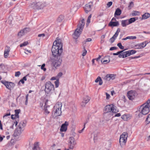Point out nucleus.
<instances>
[{
    "label": "nucleus",
    "mask_w": 150,
    "mask_h": 150,
    "mask_svg": "<svg viewBox=\"0 0 150 150\" xmlns=\"http://www.w3.org/2000/svg\"><path fill=\"white\" fill-rule=\"evenodd\" d=\"M92 6V3H90L85 5L84 8L85 11L86 13H88V12L91 10Z\"/></svg>",
    "instance_id": "2eb2a0df"
},
{
    "label": "nucleus",
    "mask_w": 150,
    "mask_h": 150,
    "mask_svg": "<svg viewBox=\"0 0 150 150\" xmlns=\"http://www.w3.org/2000/svg\"><path fill=\"white\" fill-rule=\"evenodd\" d=\"M117 47H111L110 48V51L113 50H116V49H117Z\"/></svg>",
    "instance_id": "4d7b16f0"
},
{
    "label": "nucleus",
    "mask_w": 150,
    "mask_h": 150,
    "mask_svg": "<svg viewBox=\"0 0 150 150\" xmlns=\"http://www.w3.org/2000/svg\"><path fill=\"white\" fill-rule=\"evenodd\" d=\"M45 64H43L41 66V69L43 70L44 71H45L46 70V69L45 67Z\"/></svg>",
    "instance_id": "49530a36"
},
{
    "label": "nucleus",
    "mask_w": 150,
    "mask_h": 150,
    "mask_svg": "<svg viewBox=\"0 0 150 150\" xmlns=\"http://www.w3.org/2000/svg\"><path fill=\"white\" fill-rule=\"evenodd\" d=\"M129 25L127 19L122 20L121 21V25L123 27H126Z\"/></svg>",
    "instance_id": "aec40b11"
},
{
    "label": "nucleus",
    "mask_w": 150,
    "mask_h": 150,
    "mask_svg": "<svg viewBox=\"0 0 150 150\" xmlns=\"http://www.w3.org/2000/svg\"><path fill=\"white\" fill-rule=\"evenodd\" d=\"M128 134L126 132H123L122 134L120 135V142L125 143L127 142Z\"/></svg>",
    "instance_id": "1a4fd4ad"
},
{
    "label": "nucleus",
    "mask_w": 150,
    "mask_h": 150,
    "mask_svg": "<svg viewBox=\"0 0 150 150\" xmlns=\"http://www.w3.org/2000/svg\"><path fill=\"white\" fill-rule=\"evenodd\" d=\"M21 74V72L19 71H18L15 72V76L16 77H18Z\"/></svg>",
    "instance_id": "8fccbe9b"
},
{
    "label": "nucleus",
    "mask_w": 150,
    "mask_h": 150,
    "mask_svg": "<svg viewBox=\"0 0 150 150\" xmlns=\"http://www.w3.org/2000/svg\"><path fill=\"white\" fill-rule=\"evenodd\" d=\"M25 34L24 31L23 30H21L18 33V36L21 37Z\"/></svg>",
    "instance_id": "f704fd0d"
},
{
    "label": "nucleus",
    "mask_w": 150,
    "mask_h": 150,
    "mask_svg": "<svg viewBox=\"0 0 150 150\" xmlns=\"http://www.w3.org/2000/svg\"><path fill=\"white\" fill-rule=\"evenodd\" d=\"M150 103V99H149L146 102L144 103L143 104H145V105H146L147 107H148L149 108L150 107V104L149 105V103Z\"/></svg>",
    "instance_id": "c9c22d12"
},
{
    "label": "nucleus",
    "mask_w": 150,
    "mask_h": 150,
    "mask_svg": "<svg viewBox=\"0 0 150 150\" xmlns=\"http://www.w3.org/2000/svg\"><path fill=\"white\" fill-rule=\"evenodd\" d=\"M54 83H55L56 88L58 87L59 83V79H57L55 81Z\"/></svg>",
    "instance_id": "ea45409f"
},
{
    "label": "nucleus",
    "mask_w": 150,
    "mask_h": 150,
    "mask_svg": "<svg viewBox=\"0 0 150 150\" xmlns=\"http://www.w3.org/2000/svg\"><path fill=\"white\" fill-rule=\"evenodd\" d=\"M52 65L56 69L59 67L62 63V59L60 56L54 57L52 60Z\"/></svg>",
    "instance_id": "423d86ee"
},
{
    "label": "nucleus",
    "mask_w": 150,
    "mask_h": 150,
    "mask_svg": "<svg viewBox=\"0 0 150 150\" xmlns=\"http://www.w3.org/2000/svg\"><path fill=\"white\" fill-rule=\"evenodd\" d=\"M141 47V46L140 45L139 43H138L133 46L132 47V48L136 49H142Z\"/></svg>",
    "instance_id": "cd10ccee"
},
{
    "label": "nucleus",
    "mask_w": 150,
    "mask_h": 150,
    "mask_svg": "<svg viewBox=\"0 0 150 150\" xmlns=\"http://www.w3.org/2000/svg\"><path fill=\"white\" fill-rule=\"evenodd\" d=\"M134 5V3L133 2H131L130 3L129 5L128 6V7L130 8H131V7H133Z\"/></svg>",
    "instance_id": "5fc2aeb1"
},
{
    "label": "nucleus",
    "mask_w": 150,
    "mask_h": 150,
    "mask_svg": "<svg viewBox=\"0 0 150 150\" xmlns=\"http://www.w3.org/2000/svg\"><path fill=\"white\" fill-rule=\"evenodd\" d=\"M63 75V73L62 72H60L57 75V79H59V78H60Z\"/></svg>",
    "instance_id": "c03bdc74"
},
{
    "label": "nucleus",
    "mask_w": 150,
    "mask_h": 150,
    "mask_svg": "<svg viewBox=\"0 0 150 150\" xmlns=\"http://www.w3.org/2000/svg\"><path fill=\"white\" fill-rule=\"evenodd\" d=\"M101 58V56H99V57L98 58L95 59V60H96L97 61H98Z\"/></svg>",
    "instance_id": "774afa93"
},
{
    "label": "nucleus",
    "mask_w": 150,
    "mask_h": 150,
    "mask_svg": "<svg viewBox=\"0 0 150 150\" xmlns=\"http://www.w3.org/2000/svg\"><path fill=\"white\" fill-rule=\"evenodd\" d=\"M116 76L115 74H108L104 78V79L106 81H109L110 80L115 79Z\"/></svg>",
    "instance_id": "ddd939ff"
},
{
    "label": "nucleus",
    "mask_w": 150,
    "mask_h": 150,
    "mask_svg": "<svg viewBox=\"0 0 150 150\" xmlns=\"http://www.w3.org/2000/svg\"><path fill=\"white\" fill-rule=\"evenodd\" d=\"M86 123H84V127H83V128L81 130H80L78 131V132L79 133H82L83 131L84 130V129H85V125H86Z\"/></svg>",
    "instance_id": "3c124183"
},
{
    "label": "nucleus",
    "mask_w": 150,
    "mask_h": 150,
    "mask_svg": "<svg viewBox=\"0 0 150 150\" xmlns=\"http://www.w3.org/2000/svg\"><path fill=\"white\" fill-rule=\"evenodd\" d=\"M64 17L62 15H61L59 16L57 19V21L59 22H62V20L64 19Z\"/></svg>",
    "instance_id": "7c9ffc66"
},
{
    "label": "nucleus",
    "mask_w": 150,
    "mask_h": 150,
    "mask_svg": "<svg viewBox=\"0 0 150 150\" xmlns=\"http://www.w3.org/2000/svg\"><path fill=\"white\" fill-rule=\"evenodd\" d=\"M110 62L109 61H108L107 60H104L103 62H102V63L103 64H106V63H109Z\"/></svg>",
    "instance_id": "052dcab7"
},
{
    "label": "nucleus",
    "mask_w": 150,
    "mask_h": 150,
    "mask_svg": "<svg viewBox=\"0 0 150 150\" xmlns=\"http://www.w3.org/2000/svg\"><path fill=\"white\" fill-rule=\"evenodd\" d=\"M116 38L114 37H112L110 39V41L111 43H113L114 41Z\"/></svg>",
    "instance_id": "13d9d810"
},
{
    "label": "nucleus",
    "mask_w": 150,
    "mask_h": 150,
    "mask_svg": "<svg viewBox=\"0 0 150 150\" xmlns=\"http://www.w3.org/2000/svg\"><path fill=\"white\" fill-rule=\"evenodd\" d=\"M138 17H135L131 18L129 19H127V20L129 24H130L135 22V21L138 20Z\"/></svg>",
    "instance_id": "412c9836"
},
{
    "label": "nucleus",
    "mask_w": 150,
    "mask_h": 150,
    "mask_svg": "<svg viewBox=\"0 0 150 150\" xmlns=\"http://www.w3.org/2000/svg\"><path fill=\"white\" fill-rule=\"evenodd\" d=\"M45 86V91L46 94L50 95L54 90V85L50 81L46 82Z\"/></svg>",
    "instance_id": "20e7f679"
},
{
    "label": "nucleus",
    "mask_w": 150,
    "mask_h": 150,
    "mask_svg": "<svg viewBox=\"0 0 150 150\" xmlns=\"http://www.w3.org/2000/svg\"><path fill=\"white\" fill-rule=\"evenodd\" d=\"M38 37H44L45 36V35L44 33L41 34H39L38 35Z\"/></svg>",
    "instance_id": "e2e57ef3"
},
{
    "label": "nucleus",
    "mask_w": 150,
    "mask_h": 150,
    "mask_svg": "<svg viewBox=\"0 0 150 150\" xmlns=\"http://www.w3.org/2000/svg\"><path fill=\"white\" fill-rule=\"evenodd\" d=\"M11 115V114L10 112H9L8 113H6L3 116V117L4 118H5L7 116H10Z\"/></svg>",
    "instance_id": "864d4df0"
},
{
    "label": "nucleus",
    "mask_w": 150,
    "mask_h": 150,
    "mask_svg": "<svg viewBox=\"0 0 150 150\" xmlns=\"http://www.w3.org/2000/svg\"><path fill=\"white\" fill-rule=\"evenodd\" d=\"M90 98L88 96H86L84 97L83 101L81 105L82 106H84L90 100Z\"/></svg>",
    "instance_id": "dca6fc26"
},
{
    "label": "nucleus",
    "mask_w": 150,
    "mask_h": 150,
    "mask_svg": "<svg viewBox=\"0 0 150 150\" xmlns=\"http://www.w3.org/2000/svg\"><path fill=\"white\" fill-rule=\"evenodd\" d=\"M145 104L142 105L139 108V111L140 113L143 115H146L147 114L149 110V108L147 107Z\"/></svg>",
    "instance_id": "0eeeda50"
},
{
    "label": "nucleus",
    "mask_w": 150,
    "mask_h": 150,
    "mask_svg": "<svg viewBox=\"0 0 150 150\" xmlns=\"http://www.w3.org/2000/svg\"><path fill=\"white\" fill-rule=\"evenodd\" d=\"M123 51V50L120 51H118L116 53H113V55H118L120 53L122 52Z\"/></svg>",
    "instance_id": "09e8293b"
},
{
    "label": "nucleus",
    "mask_w": 150,
    "mask_h": 150,
    "mask_svg": "<svg viewBox=\"0 0 150 150\" xmlns=\"http://www.w3.org/2000/svg\"><path fill=\"white\" fill-rule=\"evenodd\" d=\"M125 55L126 56V57H127L128 56H129L131 55L130 54V53L129 52V50H128L127 51L125 52Z\"/></svg>",
    "instance_id": "79ce46f5"
},
{
    "label": "nucleus",
    "mask_w": 150,
    "mask_h": 150,
    "mask_svg": "<svg viewBox=\"0 0 150 150\" xmlns=\"http://www.w3.org/2000/svg\"><path fill=\"white\" fill-rule=\"evenodd\" d=\"M92 39L91 38H88L86 39V40H84L83 42V44H86V42H90L91 41Z\"/></svg>",
    "instance_id": "a18cd8bd"
},
{
    "label": "nucleus",
    "mask_w": 150,
    "mask_h": 150,
    "mask_svg": "<svg viewBox=\"0 0 150 150\" xmlns=\"http://www.w3.org/2000/svg\"><path fill=\"white\" fill-rule=\"evenodd\" d=\"M62 103L60 102L57 103L54 105L52 112V116L54 118L62 115Z\"/></svg>",
    "instance_id": "f03ea898"
},
{
    "label": "nucleus",
    "mask_w": 150,
    "mask_h": 150,
    "mask_svg": "<svg viewBox=\"0 0 150 150\" xmlns=\"http://www.w3.org/2000/svg\"><path fill=\"white\" fill-rule=\"evenodd\" d=\"M119 58H125L126 57L125 55V52H123L122 53H121L119 54Z\"/></svg>",
    "instance_id": "72a5a7b5"
},
{
    "label": "nucleus",
    "mask_w": 150,
    "mask_h": 150,
    "mask_svg": "<svg viewBox=\"0 0 150 150\" xmlns=\"http://www.w3.org/2000/svg\"><path fill=\"white\" fill-rule=\"evenodd\" d=\"M84 50L83 52L82 53V55L83 56H84L86 55L87 53V51L85 49V47H84Z\"/></svg>",
    "instance_id": "603ef678"
},
{
    "label": "nucleus",
    "mask_w": 150,
    "mask_h": 150,
    "mask_svg": "<svg viewBox=\"0 0 150 150\" xmlns=\"http://www.w3.org/2000/svg\"><path fill=\"white\" fill-rule=\"evenodd\" d=\"M142 20L146 19L150 17V13H146L142 16Z\"/></svg>",
    "instance_id": "4be33fe9"
},
{
    "label": "nucleus",
    "mask_w": 150,
    "mask_h": 150,
    "mask_svg": "<svg viewBox=\"0 0 150 150\" xmlns=\"http://www.w3.org/2000/svg\"><path fill=\"white\" fill-rule=\"evenodd\" d=\"M20 111V110L19 109L15 110V114H19Z\"/></svg>",
    "instance_id": "bf43d9fd"
},
{
    "label": "nucleus",
    "mask_w": 150,
    "mask_h": 150,
    "mask_svg": "<svg viewBox=\"0 0 150 150\" xmlns=\"http://www.w3.org/2000/svg\"><path fill=\"white\" fill-rule=\"evenodd\" d=\"M121 115L120 113H117L115 114L114 116V117H119L121 116Z\"/></svg>",
    "instance_id": "0e129e2a"
},
{
    "label": "nucleus",
    "mask_w": 150,
    "mask_h": 150,
    "mask_svg": "<svg viewBox=\"0 0 150 150\" xmlns=\"http://www.w3.org/2000/svg\"><path fill=\"white\" fill-rule=\"evenodd\" d=\"M28 42H27V41L24 42L23 43L20 44V47H22L23 46H25L27 45H28Z\"/></svg>",
    "instance_id": "58836bf2"
},
{
    "label": "nucleus",
    "mask_w": 150,
    "mask_h": 150,
    "mask_svg": "<svg viewBox=\"0 0 150 150\" xmlns=\"http://www.w3.org/2000/svg\"><path fill=\"white\" fill-rule=\"evenodd\" d=\"M62 43L60 39H57L54 42L52 48V52L54 57L60 56L62 52Z\"/></svg>",
    "instance_id": "f257e3e1"
},
{
    "label": "nucleus",
    "mask_w": 150,
    "mask_h": 150,
    "mask_svg": "<svg viewBox=\"0 0 150 150\" xmlns=\"http://www.w3.org/2000/svg\"><path fill=\"white\" fill-rule=\"evenodd\" d=\"M146 121L148 124L150 123V114L148 115L146 119Z\"/></svg>",
    "instance_id": "a19ab883"
},
{
    "label": "nucleus",
    "mask_w": 150,
    "mask_h": 150,
    "mask_svg": "<svg viewBox=\"0 0 150 150\" xmlns=\"http://www.w3.org/2000/svg\"><path fill=\"white\" fill-rule=\"evenodd\" d=\"M140 14V12L137 11H133L132 13V16H138Z\"/></svg>",
    "instance_id": "bb28decb"
},
{
    "label": "nucleus",
    "mask_w": 150,
    "mask_h": 150,
    "mask_svg": "<svg viewBox=\"0 0 150 150\" xmlns=\"http://www.w3.org/2000/svg\"><path fill=\"white\" fill-rule=\"evenodd\" d=\"M119 25V23L118 21H111L108 23L109 26L111 27L118 26Z\"/></svg>",
    "instance_id": "f3484780"
},
{
    "label": "nucleus",
    "mask_w": 150,
    "mask_h": 150,
    "mask_svg": "<svg viewBox=\"0 0 150 150\" xmlns=\"http://www.w3.org/2000/svg\"><path fill=\"white\" fill-rule=\"evenodd\" d=\"M50 106L48 105H44L43 108L44 113L45 115H48L50 112L48 111V109L49 108Z\"/></svg>",
    "instance_id": "6ab92c4d"
},
{
    "label": "nucleus",
    "mask_w": 150,
    "mask_h": 150,
    "mask_svg": "<svg viewBox=\"0 0 150 150\" xmlns=\"http://www.w3.org/2000/svg\"><path fill=\"white\" fill-rule=\"evenodd\" d=\"M69 148L72 149L76 144L75 139L73 137H70L69 139Z\"/></svg>",
    "instance_id": "f8f14e48"
},
{
    "label": "nucleus",
    "mask_w": 150,
    "mask_h": 150,
    "mask_svg": "<svg viewBox=\"0 0 150 150\" xmlns=\"http://www.w3.org/2000/svg\"><path fill=\"white\" fill-rule=\"evenodd\" d=\"M147 43L146 42H142L140 43V45L141 46V47L142 48H143L145 47L146 45L147 44Z\"/></svg>",
    "instance_id": "473e14b6"
},
{
    "label": "nucleus",
    "mask_w": 150,
    "mask_h": 150,
    "mask_svg": "<svg viewBox=\"0 0 150 150\" xmlns=\"http://www.w3.org/2000/svg\"><path fill=\"white\" fill-rule=\"evenodd\" d=\"M33 150H39L40 148L38 144V143H35L34 144V147L33 148Z\"/></svg>",
    "instance_id": "c756f323"
},
{
    "label": "nucleus",
    "mask_w": 150,
    "mask_h": 150,
    "mask_svg": "<svg viewBox=\"0 0 150 150\" xmlns=\"http://www.w3.org/2000/svg\"><path fill=\"white\" fill-rule=\"evenodd\" d=\"M25 125V123L24 122H21L18 126V127L20 129L22 130Z\"/></svg>",
    "instance_id": "b1692460"
},
{
    "label": "nucleus",
    "mask_w": 150,
    "mask_h": 150,
    "mask_svg": "<svg viewBox=\"0 0 150 150\" xmlns=\"http://www.w3.org/2000/svg\"><path fill=\"white\" fill-rule=\"evenodd\" d=\"M95 82L96 83L99 82V85H101L103 83V81L102 80L100 76H98L97 78L95 80Z\"/></svg>",
    "instance_id": "a878e982"
},
{
    "label": "nucleus",
    "mask_w": 150,
    "mask_h": 150,
    "mask_svg": "<svg viewBox=\"0 0 150 150\" xmlns=\"http://www.w3.org/2000/svg\"><path fill=\"white\" fill-rule=\"evenodd\" d=\"M24 31L25 34L27 33L30 31V29L29 28H26L23 30Z\"/></svg>",
    "instance_id": "e433bc0d"
},
{
    "label": "nucleus",
    "mask_w": 150,
    "mask_h": 150,
    "mask_svg": "<svg viewBox=\"0 0 150 150\" xmlns=\"http://www.w3.org/2000/svg\"><path fill=\"white\" fill-rule=\"evenodd\" d=\"M84 25V20L83 19L80 22L79 24L78 25V27L73 35V38L74 39H76L79 37L82 32Z\"/></svg>",
    "instance_id": "7ed1b4c3"
},
{
    "label": "nucleus",
    "mask_w": 150,
    "mask_h": 150,
    "mask_svg": "<svg viewBox=\"0 0 150 150\" xmlns=\"http://www.w3.org/2000/svg\"><path fill=\"white\" fill-rule=\"evenodd\" d=\"M57 76L56 77H52L51 79V80H57Z\"/></svg>",
    "instance_id": "69168bd1"
},
{
    "label": "nucleus",
    "mask_w": 150,
    "mask_h": 150,
    "mask_svg": "<svg viewBox=\"0 0 150 150\" xmlns=\"http://www.w3.org/2000/svg\"><path fill=\"white\" fill-rule=\"evenodd\" d=\"M137 94V93L135 91L131 90L128 92L127 96L129 100H133Z\"/></svg>",
    "instance_id": "9d476101"
},
{
    "label": "nucleus",
    "mask_w": 150,
    "mask_h": 150,
    "mask_svg": "<svg viewBox=\"0 0 150 150\" xmlns=\"http://www.w3.org/2000/svg\"><path fill=\"white\" fill-rule=\"evenodd\" d=\"M104 110L106 113L111 112L116 113L119 111L117 109L116 107L113 104L106 106L105 107Z\"/></svg>",
    "instance_id": "39448f33"
},
{
    "label": "nucleus",
    "mask_w": 150,
    "mask_h": 150,
    "mask_svg": "<svg viewBox=\"0 0 150 150\" xmlns=\"http://www.w3.org/2000/svg\"><path fill=\"white\" fill-rule=\"evenodd\" d=\"M122 11L119 8H117L115 10V14L114 16L115 17L116 16H120L121 13Z\"/></svg>",
    "instance_id": "5701e85b"
},
{
    "label": "nucleus",
    "mask_w": 150,
    "mask_h": 150,
    "mask_svg": "<svg viewBox=\"0 0 150 150\" xmlns=\"http://www.w3.org/2000/svg\"><path fill=\"white\" fill-rule=\"evenodd\" d=\"M0 129L1 130H2L3 129L2 125L1 123V120H0Z\"/></svg>",
    "instance_id": "338daca9"
},
{
    "label": "nucleus",
    "mask_w": 150,
    "mask_h": 150,
    "mask_svg": "<svg viewBox=\"0 0 150 150\" xmlns=\"http://www.w3.org/2000/svg\"><path fill=\"white\" fill-rule=\"evenodd\" d=\"M117 45L121 49H124V46L122 45L120 42L118 43L117 44Z\"/></svg>",
    "instance_id": "37998d69"
},
{
    "label": "nucleus",
    "mask_w": 150,
    "mask_h": 150,
    "mask_svg": "<svg viewBox=\"0 0 150 150\" xmlns=\"http://www.w3.org/2000/svg\"><path fill=\"white\" fill-rule=\"evenodd\" d=\"M127 39L134 40L136 39L137 37L136 36H129L127 37Z\"/></svg>",
    "instance_id": "4c0bfd02"
},
{
    "label": "nucleus",
    "mask_w": 150,
    "mask_h": 150,
    "mask_svg": "<svg viewBox=\"0 0 150 150\" xmlns=\"http://www.w3.org/2000/svg\"><path fill=\"white\" fill-rule=\"evenodd\" d=\"M1 82L6 86V88L10 90H11L15 86L14 84L11 82H8L3 80L1 81Z\"/></svg>",
    "instance_id": "6e6552de"
},
{
    "label": "nucleus",
    "mask_w": 150,
    "mask_h": 150,
    "mask_svg": "<svg viewBox=\"0 0 150 150\" xmlns=\"http://www.w3.org/2000/svg\"><path fill=\"white\" fill-rule=\"evenodd\" d=\"M27 78L26 77V76H25L23 77V78L21 79L18 82V84L20 82H21L22 84H24V81H26Z\"/></svg>",
    "instance_id": "2f4dec72"
},
{
    "label": "nucleus",
    "mask_w": 150,
    "mask_h": 150,
    "mask_svg": "<svg viewBox=\"0 0 150 150\" xmlns=\"http://www.w3.org/2000/svg\"><path fill=\"white\" fill-rule=\"evenodd\" d=\"M112 4V1H110L108 2L107 4V6L108 7H109Z\"/></svg>",
    "instance_id": "6e6d98bb"
},
{
    "label": "nucleus",
    "mask_w": 150,
    "mask_h": 150,
    "mask_svg": "<svg viewBox=\"0 0 150 150\" xmlns=\"http://www.w3.org/2000/svg\"><path fill=\"white\" fill-rule=\"evenodd\" d=\"M129 52L130 53V54L131 55L134 54L136 53L137 51L136 50H129Z\"/></svg>",
    "instance_id": "de8ad7c7"
},
{
    "label": "nucleus",
    "mask_w": 150,
    "mask_h": 150,
    "mask_svg": "<svg viewBox=\"0 0 150 150\" xmlns=\"http://www.w3.org/2000/svg\"><path fill=\"white\" fill-rule=\"evenodd\" d=\"M21 130L20 129L19 127H18V128L15 130L14 134L16 136H18L20 135L21 132Z\"/></svg>",
    "instance_id": "393cba45"
},
{
    "label": "nucleus",
    "mask_w": 150,
    "mask_h": 150,
    "mask_svg": "<svg viewBox=\"0 0 150 150\" xmlns=\"http://www.w3.org/2000/svg\"><path fill=\"white\" fill-rule=\"evenodd\" d=\"M46 4L45 2H38L34 4L33 7V8L35 9H41L42 8L46 6Z\"/></svg>",
    "instance_id": "9b49d317"
},
{
    "label": "nucleus",
    "mask_w": 150,
    "mask_h": 150,
    "mask_svg": "<svg viewBox=\"0 0 150 150\" xmlns=\"http://www.w3.org/2000/svg\"><path fill=\"white\" fill-rule=\"evenodd\" d=\"M10 50V48L9 47L7 46L5 48L4 52V55L5 58H7L8 57Z\"/></svg>",
    "instance_id": "a211bd4d"
},
{
    "label": "nucleus",
    "mask_w": 150,
    "mask_h": 150,
    "mask_svg": "<svg viewBox=\"0 0 150 150\" xmlns=\"http://www.w3.org/2000/svg\"><path fill=\"white\" fill-rule=\"evenodd\" d=\"M69 122L65 121L64 123L62 124L61 126L60 129V131L61 132H65L67 129V127L69 125Z\"/></svg>",
    "instance_id": "4468645a"
},
{
    "label": "nucleus",
    "mask_w": 150,
    "mask_h": 150,
    "mask_svg": "<svg viewBox=\"0 0 150 150\" xmlns=\"http://www.w3.org/2000/svg\"><path fill=\"white\" fill-rule=\"evenodd\" d=\"M106 99H109V98H110V95L107 93H106Z\"/></svg>",
    "instance_id": "680f3d73"
},
{
    "label": "nucleus",
    "mask_w": 150,
    "mask_h": 150,
    "mask_svg": "<svg viewBox=\"0 0 150 150\" xmlns=\"http://www.w3.org/2000/svg\"><path fill=\"white\" fill-rule=\"evenodd\" d=\"M121 117L125 120H127L129 118V115L128 114L124 115L122 116Z\"/></svg>",
    "instance_id": "c85d7f7f"
}]
</instances>
